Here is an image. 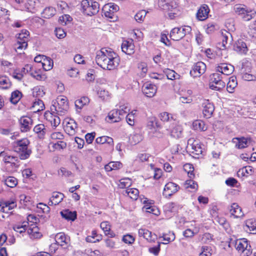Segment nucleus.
<instances>
[{
	"instance_id": "1",
	"label": "nucleus",
	"mask_w": 256,
	"mask_h": 256,
	"mask_svg": "<svg viewBox=\"0 0 256 256\" xmlns=\"http://www.w3.org/2000/svg\"><path fill=\"white\" fill-rule=\"evenodd\" d=\"M96 62L104 70H116L120 64V58L112 48H102L96 52Z\"/></svg>"
},
{
	"instance_id": "2",
	"label": "nucleus",
	"mask_w": 256,
	"mask_h": 256,
	"mask_svg": "<svg viewBox=\"0 0 256 256\" xmlns=\"http://www.w3.org/2000/svg\"><path fill=\"white\" fill-rule=\"evenodd\" d=\"M30 140L27 138H24L14 142L12 148L16 152L21 160L28 158L32 153V150L29 148Z\"/></svg>"
},
{
	"instance_id": "3",
	"label": "nucleus",
	"mask_w": 256,
	"mask_h": 256,
	"mask_svg": "<svg viewBox=\"0 0 256 256\" xmlns=\"http://www.w3.org/2000/svg\"><path fill=\"white\" fill-rule=\"evenodd\" d=\"M69 108L68 102L66 97L60 96L56 100L50 108L51 111L54 110L58 115L64 114Z\"/></svg>"
},
{
	"instance_id": "4",
	"label": "nucleus",
	"mask_w": 256,
	"mask_h": 256,
	"mask_svg": "<svg viewBox=\"0 0 256 256\" xmlns=\"http://www.w3.org/2000/svg\"><path fill=\"white\" fill-rule=\"evenodd\" d=\"M29 36L30 32L26 30H22L21 32L18 34L16 42L14 46V48L16 52L21 53V52L27 48Z\"/></svg>"
},
{
	"instance_id": "5",
	"label": "nucleus",
	"mask_w": 256,
	"mask_h": 256,
	"mask_svg": "<svg viewBox=\"0 0 256 256\" xmlns=\"http://www.w3.org/2000/svg\"><path fill=\"white\" fill-rule=\"evenodd\" d=\"M234 246L241 256H250L252 254L251 246L247 239L243 238L236 240Z\"/></svg>"
},
{
	"instance_id": "6",
	"label": "nucleus",
	"mask_w": 256,
	"mask_h": 256,
	"mask_svg": "<svg viewBox=\"0 0 256 256\" xmlns=\"http://www.w3.org/2000/svg\"><path fill=\"white\" fill-rule=\"evenodd\" d=\"M234 10L236 14L238 15H240L243 20L245 21L250 20L253 18L256 14V10L248 8L244 5H236L234 6Z\"/></svg>"
},
{
	"instance_id": "7",
	"label": "nucleus",
	"mask_w": 256,
	"mask_h": 256,
	"mask_svg": "<svg viewBox=\"0 0 256 256\" xmlns=\"http://www.w3.org/2000/svg\"><path fill=\"white\" fill-rule=\"evenodd\" d=\"M210 88L212 90L220 91L225 86V82L222 80V74L218 72L213 73L210 76Z\"/></svg>"
},
{
	"instance_id": "8",
	"label": "nucleus",
	"mask_w": 256,
	"mask_h": 256,
	"mask_svg": "<svg viewBox=\"0 0 256 256\" xmlns=\"http://www.w3.org/2000/svg\"><path fill=\"white\" fill-rule=\"evenodd\" d=\"M191 31V27L184 26L173 28L170 32V37L174 41H178L183 38L186 34Z\"/></svg>"
},
{
	"instance_id": "9",
	"label": "nucleus",
	"mask_w": 256,
	"mask_h": 256,
	"mask_svg": "<svg viewBox=\"0 0 256 256\" xmlns=\"http://www.w3.org/2000/svg\"><path fill=\"white\" fill-rule=\"evenodd\" d=\"M83 12L88 16L96 14L100 8V4L97 1H82Z\"/></svg>"
},
{
	"instance_id": "10",
	"label": "nucleus",
	"mask_w": 256,
	"mask_h": 256,
	"mask_svg": "<svg viewBox=\"0 0 256 256\" xmlns=\"http://www.w3.org/2000/svg\"><path fill=\"white\" fill-rule=\"evenodd\" d=\"M64 129L70 136H74L78 131V125L74 119L66 118L62 122Z\"/></svg>"
},
{
	"instance_id": "11",
	"label": "nucleus",
	"mask_w": 256,
	"mask_h": 256,
	"mask_svg": "<svg viewBox=\"0 0 256 256\" xmlns=\"http://www.w3.org/2000/svg\"><path fill=\"white\" fill-rule=\"evenodd\" d=\"M126 114V112L123 108L114 109L110 111L108 115V121L110 122H117L120 121Z\"/></svg>"
},
{
	"instance_id": "12",
	"label": "nucleus",
	"mask_w": 256,
	"mask_h": 256,
	"mask_svg": "<svg viewBox=\"0 0 256 256\" xmlns=\"http://www.w3.org/2000/svg\"><path fill=\"white\" fill-rule=\"evenodd\" d=\"M180 189V186L172 182H167L164 187L162 194L166 198H169L177 192Z\"/></svg>"
},
{
	"instance_id": "13",
	"label": "nucleus",
	"mask_w": 256,
	"mask_h": 256,
	"mask_svg": "<svg viewBox=\"0 0 256 256\" xmlns=\"http://www.w3.org/2000/svg\"><path fill=\"white\" fill-rule=\"evenodd\" d=\"M232 142L236 148L241 150L248 148L251 142L250 138L236 137L232 139Z\"/></svg>"
},
{
	"instance_id": "14",
	"label": "nucleus",
	"mask_w": 256,
	"mask_h": 256,
	"mask_svg": "<svg viewBox=\"0 0 256 256\" xmlns=\"http://www.w3.org/2000/svg\"><path fill=\"white\" fill-rule=\"evenodd\" d=\"M206 65L202 62L195 63L190 71V74L194 78L200 77L204 74L206 70Z\"/></svg>"
},
{
	"instance_id": "15",
	"label": "nucleus",
	"mask_w": 256,
	"mask_h": 256,
	"mask_svg": "<svg viewBox=\"0 0 256 256\" xmlns=\"http://www.w3.org/2000/svg\"><path fill=\"white\" fill-rule=\"evenodd\" d=\"M146 128L150 133L156 134L162 128L156 117L149 118L148 120Z\"/></svg>"
},
{
	"instance_id": "16",
	"label": "nucleus",
	"mask_w": 256,
	"mask_h": 256,
	"mask_svg": "<svg viewBox=\"0 0 256 256\" xmlns=\"http://www.w3.org/2000/svg\"><path fill=\"white\" fill-rule=\"evenodd\" d=\"M44 119L50 122L52 127L56 128L60 123V118L56 115V112L47 110L44 114Z\"/></svg>"
},
{
	"instance_id": "17",
	"label": "nucleus",
	"mask_w": 256,
	"mask_h": 256,
	"mask_svg": "<svg viewBox=\"0 0 256 256\" xmlns=\"http://www.w3.org/2000/svg\"><path fill=\"white\" fill-rule=\"evenodd\" d=\"M118 10L119 6L113 2L105 4L102 8L104 16L110 18H113L114 13L118 12Z\"/></svg>"
},
{
	"instance_id": "18",
	"label": "nucleus",
	"mask_w": 256,
	"mask_h": 256,
	"mask_svg": "<svg viewBox=\"0 0 256 256\" xmlns=\"http://www.w3.org/2000/svg\"><path fill=\"white\" fill-rule=\"evenodd\" d=\"M202 114L204 117L208 118L212 117L214 110V106L213 104L208 100H203L202 103Z\"/></svg>"
},
{
	"instance_id": "19",
	"label": "nucleus",
	"mask_w": 256,
	"mask_h": 256,
	"mask_svg": "<svg viewBox=\"0 0 256 256\" xmlns=\"http://www.w3.org/2000/svg\"><path fill=\"white\" fill-rule=\"evenodd\" d=\"M142 90L143 94L146 96L148 98H152L156 93L157 86L149 82H147L143 84Z\"/></svg>"
},
{
	"instance_id": "20",
	"label": "nucleus",
	"mask_w": 256,
	"mask_h": 256,
	"mask_svg": "<svg viewBox=\"0 0 256 256\" xmlns=\"http://www.w3.org/2000/svg\"><path fill=\"white\" fill-rule=\"evenodd\" d=\"M216 72L220 74L229 76L234 71L233 66L227 63H220L217 64L216 67Z\"/></svg>"
},
{
	"instance_id": "21",
	"label": "nucleus",
	"mask_w": 256,
	"mask_h": 256,
	"mask_svg": "<svg viewBox=\"0 0 256 256\" xmlns=\"http://www.w3.org/2000/svg\"><path fill=\"white\" fill-rule=\"evenodd\" d=\"M16 200L15 198L0 202V210L3 212L8 214L10 210L16 207Z\"/></svg>"
},
{
	"instance_id": "22",
	"label": "nucleus",
	"mask_w": 256,
	"mask_h": 256,
	"mask_svg": "<svg viewBox=\"0 0 256 256\" xmlns=\"http://www.w3.org/2000/svg\"><path fill=\"white\" fill-rule=\"evenodd\" d=\"M229 212L230 217L234 218H242L244 215L242 208L236 202L232 204L229 208Z\"/></svg>"
},
{
	"instance_id": "23",
	"label": "nucleus",
	"mask_w": 256,
	"mask_h": 256,
	"mask_svg": "<svg viewBox=\"0 0 256 256\" xmlns=\"http://www.w3.org/2000/svg\"><path fill=\"white\" fill-rule=\"evenodd\" d=\"M122 50L128 55H132L135 51V46L132 39L124 40L121 45Z\"/></svg>"
},
{
	"instance_id": "24",
	"label": "nucleus",
	"mask_w": 256,
	"mask_h": 256,
	"mask_svg": "<svg viewBox=\"0 0 256 256\" xmlns=\"http://www.w3.org/2000/svg\"><path fill=\"white\" fill-rule=\"evenodd\" d=\"M20 129L22 132H29L32 126L33 120L29 116H22L19 120Z\"/></svg>"
},
{
	"instance_id": "25",
	"label": "nucleus",
	"mask_w": 256,
	"mask_h": 256,
	"mask_svg": "<svg viewBox=\"0 0 256 256\" xmlns=\"http://www.w3.org/2000/svg\"><path fill=\"white\" fill-rule=\"evenodd\" d=\"M202 145L200 142L196 140H194L192 144V150L190 152L195 158H198L202 155L204 150Z\"/></svg>"
},
{
	"instance_id": "26",
	"label": "nucleus",
	"mask_w": 256,
	"mask_h": 256,
	"mask_svg": "<svg viewBox=\"0 0 256 256\" xmlns=\"http://www.w3.org/2000/svg\"><path fill=\"white\" fill-rule=\"evenodd\" d=\"M138 234L139 236L143 237L149 242H154L157 239V236L155 234L144 228H140Z\"/></svg>"
},
{
	"instance_id": "27",
	"label": "nucleus",
	"mask_w": 256,
	"mask_h": 256,
	"mask_svg": "<svg viewBox=\"0 0 256 256\" xmlns=\"http://www.w3.org/2000/svg\"><path fill=\"white\" fill-rule=\"evenodd\" d=\"M28 228L27 232L30 238H40L42 236L37 224H30Z\"/></svg>"
},
{
	"instance_id": "28",
	"label": "nucleus",
	"mask_w": 256,
	"mask_h": 256,
	"mask_svg": "<svg viewBox=\"0 0 256 256\" xmlns=\"http://www.w3.org/2000/svg\"><path fill=\"white\" fill-rule=\"evenodd\" d=\"M95 144L98 145L105 144L110 148H112L114 146V142L113 138L106 136H102L97 137L95 140Z\"/></svg>"
},
{
	"instance_id": "29",
	"label": "nucleus",
	"mask_w": 256,
	"mask_h": 256,
	"mask_svg": "<svg viewBox=\"0 0 256 256\" xmlns=\"http://www.w3.org/2000/svg\"><path fill=\"white\" fill-rule=\"evenodd\" d=\"M210 10L206 4L202 5L198 9L196 14V18L200 21H204L208 18Z\"/></svg>"
},
{
	"instance_id": "30",
	"label": "nucleus",
	"mask_w": 256,
	"mask_h": 256,
	"mask_svg": "<svg viewBox=\"0 0 256 256\" xmlns=\"http://www.w3.org/2000/svg\"><path fill=\"white\" fill-rule=\"evenodd\" d=\"M18 156L5 154L3 160L6 164H10L12 168H18L20 166V160Z\"/></svg>"
},
{
	"instance_id": "31",
	"label": "nucleus",
	"mask_w": 256,
	"mask_h": 256,
	"mask_svg": "<svg viewBox=\"0 0 256 256\" xmlns=\"http://www.w3.org/2000/svg\"><path fill=\"white\" fill-rule=\"evenodd\" d=\"M234 50L240 54H246L248 50L246 43L241 39L238 40L235 42Z\"/></svg>"
},
{
	"instance_id": "32",
	"label": "nucleus",
	"mask_w": 256,
	"mask_h": 256,
	"mask_svg": "<svg viewBox=\"0 0 256 256\" xmlns=\"http://www.w3.org/2000/svg\"><path fill=\"white\" fill-rule=\"evenodd\" d=\"M40 66H31V69L30 71V76L37 80H42L46 78L45 74H42V72L39 67Z\"/></svg>"
},
{
	"instance_id": "33",
	"label": "nucleus",
	"mask_w": 256,
	"mask_h": 256,
	"mask_svg": "<svg viewBox=\"0 0 256 256\" xmlns=\"http://www.w3.org/2000/svg\"><path fill=\"white\" fill-rule=\"evenodd\" d=\"M183 128L180 124H175L170 130V136L172 138L178 139L182 136Z\"/></svg>"
},
{
	"instance_id": "34",
	"label": "nucleus",
	"mask_w": 256,
	"mask_h": 256,
	"mask_svg": "<svg viewBox=\"0 0 256 256\" xmlns=\"http://www.w3.org/2000/svg\"><path fill=\"white\" fill-rule=\"evenodd\" d=\"M254 172V168L250 166H246L240 168L237 172L238 177H248L252 175Z\"/></svg>"
},
{
	"instance_id": "35",
	"label": "nucleus",
	"mask_w": 256,
	"mask_h": 256,
	"mask_svg": "<svg viewBox=\"0 0 256 256\" xmlns=\"http://www.w3.org/2000/svg\"><path fill=\"white\" fill-rule=\"evenodd\" d=\"M33 131L38 138L42 140L45 138L46 129L44 124H36L34 126Z\"/></svg>"
},
{
	"instance_id": "36",
	"label": "nucleus",
	"mask_w": 256,
	"mask_h": 256,
	"mask_svg": "<svg viewBox=\"0 0 256 256\" xmlns=\"http://www.w3.org/2000/svg\"><path fill=\"white\" fill-rule=\"evenodd\" d=\"M64 194L62 193L54 192L52 193V197L50 198L48 204L50 206L57 205L64 199Z\"/></svg>"
},
{
	"instance_id": "37",
	"label": "nucleus",
	"mask_w": 256,
	"mask_h": 256,
	"mask_svg": "<svg viewBox=\"0 0 256 256\" xmlns=\"http://www.w3.org/2000/svg\"><path fill=\"white\" fill-rule=\"evenodd\" d=\"M125 193L124 194L128 196L132 200H136L140 195L139 194V190L134 188H127L124 190Z\"/></svg>"
},
{
	"instance_id": "38",
	"label": "nucleus",
	"mask_w": 256,
	"mask_h": 256,
	"mask_svg": "<svg viewBox=\"0 0 256 256\" xmlns=\"http://www.w3.org/2000/svg\"><path fill=\"white\" fill-rule=\"evenodd\" d=\"M100 227L106 236H109L110 238L116 236V234L110 230L111 226L108 222H102L100 224Z\"/></svg>"
},
{
	"instance_id": "39",
	"label": "nucleus",
	"mask_w": 256,
	"mask_h": 256,
	"mask_svg": "<svg viewBox=\"0 0 256 256\" xmlns=\"http://www.w3.org/2000/svg\"><path fill=\"white\" fill-rule=\"evenodd\" d=\"M45 108L44 104L40 98H36L34 101L30 109L34 112H38L43 110Z\"/></svg>"
},
{
	"instance_id": "40",
	"label": "nucleus",
	"mask_w": 256,
	"mask_h": 256,
	"mask_svg": "<svg viewBox=\"0 0 256 256\" xmlns=\"http://www.w3.org/2000/svg\"><path fill=\"white\" fill-rule=\"evenodd\" d=\"M192 126V128L194 130L204 132L208 129V126L205 122L201 120H194Z\"/></svg>"
},
{
	"instance_id": "41",
	"label": "nucleus",
	"mask_w": 256,
	"mask_h": 256,
	"mask_svg": "<svg viewBox=\"0 0 256 256\" xmlns=\"http://www.w3.org/2000/svg\"><path fill=\"white\" fill-rule=\"evenodd\" d=\"M238 86V82L236 76H232L229 78L226 84V90L229 93H233Z\"/></svg>"
},
{
	"instance_id": "42",
	"label": "nucleus",
	"mask_w": 256,
	"mask_h": 256,
	"mask_svg": "<svg viewBox=\"0 0 256 256\" xmlns=\"http://www.w3.org/2000/svg\"><path fill=\"white\" fill-rule=\"evenodd\" d=\"M158 5L162 10L166 12L172 11L173 8L176 6V4H174L173 1H158Z\"/></svg>"
},
{
	"instance_id": "43",
	"label": "nucleus",
	"mask_w": 256,
	"mask_h": 256,
	"mask_svg": "<svg viewBox=\"0 0 256 256\" xmlns=\"http://www.w3.org/2000/svg\"><path fill=\"white\" fill-rule=\"evenodd\" d=\"M160 238H162V240L165 242L162 244H168L175 240L176 236L173 232L168 231L167 232L163 233L162 236H160Z\"/></svg>"
},
{
	"instance_id": "44",
	"label": "nucleus",
	"mask_w": 256,
	"mask_h": 256,
	"mask_svg": "<svg viewBox=\"0 0 256 256\" xmlns=\"http://www.w3.org/2000/svg\"><path fill=\"white\" fill-rule=\"evenodd\" d=\"M246 230H249L252 234H256V220L250 218L245 221Z\"/></svg>"
},
{
	"instance_id": "45",
	"label": "nucleus",
	"mask_w": 256,
	"mask_h": 256,
	"mask_svg": "<svg viewBox=\"0 0 256 256\" xmlns=\"http://www.w3.org/2000/svg\"><path fill=\"white\" fill-rule=\"evenodd\" d=\"M62 217L67 220L74 221L76 218V212H71L69 210H65L60 212Z\"/></svg>"
},
{
	"instance_id": "46",
	"label": "nucleus",
	"mask_w": 256,
	"mask_h": 256,
	"mask_svg": "<svg viewBox=\"0 0 256 256\" xmlns=\"http://www.w3.org/2000/svg\"><path fill=\"white\" fill-rule=\"evenodd\" d=\"M22 92L18 90L13 91L10 98V102L14 104H17L22 97Z\"/></svg>"
},
{
	"instance_id": "47",
	"label": "nucleus",
	"mask_w": 256,
	"mask_h": 256,
	"mask_svg": "<svg viewBox=\"0 0 256 256\" xmlns=\"http://www.w3.org/2000/svg\"><path fill=\"white\" fill-rule=\"evenodd\" d=\"M122 164L120 162H110L105 165L104 169L106 172H111L113 170H118L122 168Z\"/></svg>"
},
{
	"instance_id": "48",
	"label": "nucleus",
	"mask_w": 256,
	"mask_h": 256,
	"mask_svg": "<svg viewBox=\"0 0 256 256\" xmlns=\"http://www.w3.org/2000/svg\"><path fill=\"white\" fill-rule=\"evenodd\" d=\"M12 86V82L8 77L6 76H0V88L2 89H8Z\"/></svg>"
},
{
	"instance_id": "49",
	"label": "nucleus",
	"mask_w": 256,
	"mask_h": 256,
	"mask_svg": "<svg viewBox=\"0 0 256 256\" xmlns=\"http://www.w3.org/2000/svg\"><path fill=\"white\" fill-rule=\"evenodd\" d=\"M140 202L144 204L142 208L143 211H146L154 204V201L153 200H149L143 195L140 196Z\"/></svg>"
},
{
	"instance_id": "50",
	"label": "nucleus",
	"mask_w": 256,
	"mask_h": 256,
	"mask_svg": "<svg viewBox=\"0 0 256 256\" xmlns=\"http://www.w3.org/2000/svg\"><path fill=\"white\" fill-rule=\"evenodd\" d=\"M51 146V150L54 152L56 150H61L66 148L67 144L66 142L60 140L57 142H50V146Z\"/></svg>"
},
{
	"instance_id": "51",
	"label": "nucleus",
	"mask_w": 256,
	"mask_h": 256,
	"mask_svg": "<svg viewBox=\"0 0 256 256\" xmlns=\"http://www.w3.org/2000/svg\"><path fill=\"white\" fill-rule=\"evenodd\" d=\"M56 242L60 246H64L68 244L66 238L64 233L60 232L56 236Z\"/></svg>"
},
{
	"instance_id": "52",
	"label": "nucleus",
	"mask_w": 256,
	"mask_h": 256,
	"mask_svg": "<svg viewBox=\"0 0 256 256\" xmlns=\"http://www.w3.org/2000/svg\"><path fill=\"white\" fill-rule=\"evenodd\" d=\"M204 28L206 32L208 34H212L218 30V26L215 22H209Z\"/></svg>"
},
{
	"instance_id": "53",
	"label": "nucleus",
	"mask_w": 256,
	"mask_h": 256,
	"mask_svg": "<svg viewBox=\"0 0 256 256\" xmlns=\"http://www.w3.org/2000/svg\"><path fill=\"white\" fill-rule=\"evenodd\" d=\"M90 102V99L87 96H82L75 101V106L76 108L82 109Z\"/></svg>"
},
{
	"instance_id": "54",
	"label": "nucleus",
	"mask_w": 256,
	"mask_h": 256,
	"mask_svg": "<svg viewBox=\"0 0 256 256\" xmlns=\"http://www.w3.org/2000/svg\"><path fill=\"white\" fill-rule=\"evenodd\" d=\"M53 66L54 62L52 58L47 56L44 58L43 62H42V64L41 65L44 70L45 71L50 70L52 69Z\"/></svg>"
},
{
	"instance_id": "55",
	"label": "nucleus",
	"mask_w": 256,
	"mask_h": 256,
	"mask_svg": "<svg viewBox=\"0 0 256 256\" xmlns=\"http://www.w3.org/2000/svg\"><path fill=\"white\" fill-rule=\"evenodd\" d=\"M158 116L160 120L164 122H168L172 120H174L173 115L172 114L166 112L160 113Z\"/></svg>"
},
{
	"instance_id": "56",
	"label": "nucleus",
	"mask_w": 256,
	"mask_h": 256,
	"mask_svg": "<svg viewBox=\"0 0 256 256\" xmlns=\"http://www.w3.org/2000/svg\"><path fill=\"white\" fill-rule=\"evenodd\" d=\"M45 95L43 86H36L32 89V96L37 98H42Z\"/></svg>"
},
{
	"instance_id": "57",
	"label": "nucleus",
	"mask_w": 256,
	"mask_h": 256,
	"mask_svg": "<svg viewBox=\"0 0 256 256\" xmlns=\"http://www.w3.org/2000/svg\"><path fill=\"white\" fill-rule=\"evenodd\" d=\"M28 222H23L21 224H16L13 226V230L20 234L24 233L26 230Z\"/></svg>"
},
{
	"instance_id": "58",
	"label": "nucleus",
	"mask_w": 256,
	"mask_h": 256,
	"mask_svg": "<svg viewBox=\"0 0 256 256\" xmlns=\"http://www.w3.org/2000/svg\"><path fill=\"white\" fill-rule=\"evenodd\" d=\"M183 168L184 172L187 173L188 176L190 178H194V167L192 164H186L184 165Z\"/></svg>"
},
{
	"instance_id": "59",
	"label": "nucleus",
	"mask_w": 256,
	"mask_h": 256,
	"mask_svg": "<svg viewBox=\"0 0 256 256\" xmlns=\"http://www.w3.org/2000/svg\"><path fill=\"white\" fill-rule=\"evenodd\" d=\"M194 178H190L186 180L184 183V186L186 188H190L194 191H196L198 189V184L196 182L193 180Z\"/></svg>"
},
{
	"instance_id": "60",
	"label": "nucleus",
	"mask_w": 256,
	"mask_h": 256,
	"mask_svg": "<svg viewBox=\"0 0 256 256\" xmlns=\"http://www.w3.org/2000/svg\"><path fill=\"white\" fill-rule=\"evenodd\" d=\"M5 184L8 186L13 188L18 184L17 179L14 176H8L4 180Z\"/></svg>"
},
{
	"instance_id": "61",
	"label": "nucleus",
	"mask_w": 256,
	"mask_h": 256,
	"mask_svg": "<svg viewBox=\"0 0 256 256\" xmlns=\"http://www.w3.org/2000/svg\"><path fill=\"white\" fill-rule=\"evenodd\" d=\"M132 184V181L130 178H122L120 180V184L118 186L120 188H130Z\"/></svg>"
},
{
	"instance_id": "62",
	"label": "nucleus",
	"mask_w": 256,
	"mask_h": 256,
	"mask_svg": "<svg viewBox=\"0 0 256 256\" xmlns=\"http://www.w3.org/2000/svg\"><path fill=\"white\" fill-rule=\"evenodd\" d=\"M146 14L145 10H141L136 14L134 18L137 22L141 23L144 20Z\"/></svg>"
},
{
	"instance_id": "63",
	"label": "nucleus",
	"mask_w": 256,
	"mask_h": 256,
	"mask_svg": "<svg viewBox=\"0 0 256 256\" xmlns=\"http://www.w3.org/2000/svg\"><path fill=\"white\" fill-rule=\"evenodd\" d=\"M212 236L210 233H204L200 236V240L202 243H208L212 240Z\"/></svg>"
},
{
	"instance_id": "64",
	"label": "nucleus",
	"mask_w": 256,
	"mask_h": 256,
	"mask_svg": "<svg viewBox=\"0 0 256 256\" xmlns=\"http://www.w3.org/2000/svg\"><path fill=\"white\" fill-rule=\"evenodd\" d=\"M212 248L208 246H202L199 256H211Z\"/></svg>"
}]
</instances>
